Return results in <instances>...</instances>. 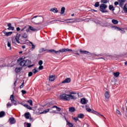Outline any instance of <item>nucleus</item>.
<instances>
[{"label":"nucleus","instance_id":"f257e3e1","mask_svg":"<svg viewBox=\"0 0 127 127\" xmlns=\"http://www.w3.org/2000/svg\"><path fill=\"white\" fill-rule=\"evenodd\" d=\"M73 51L71 49L68 48H63L59 50V51H55L54 49L49 50H48V52H50V53H52V54H57V55H59L60 53H64V52H72Z\"/></svg>","mask_w":127,"mask_h":127},{"label":"nucleus","instance_id":"f03ea898","mask_svg":"<svg viewBox=\"0 0 127 127\" xmlns=\"http://www.w3.org/2000/svg\"><path fill=\"white\" fill-rule=\"evenodd\" d=\"M61 99L64 100V101H70V100H76L77 97L75 95L71 94H68L67 93H64L60 96Z\"/></svg>","mask_w":127,"mask_h":127},{"label":"nucleus","instance_id":"7ed1b4c3","mask_svg":"<svg viewBox=\"0 0 127 127\" xmlns=\"http://www.w3.org/2000/svg\"><path fill=\"white\" fill-rule=\"evenodd\" d=\"M37 17V18H36ZM32 22L35 23V22H39V23H43V18L42 16H35L32 18Z\"/></svg>","mask_w":127,"mask_h":127},{"label":"nucleus","instance_id":"20e7f679","mask_svg":"<svg viewBox=\"0 0 127 127\" xmlns=\"http://www.w3.org/2000/svg\"><path fill=\"white\" fill-rule=\"evenodd\" d=\"M126 1H127V0H118V1H115L114 2V5L115 6L119 5L120 7L124 8V5Z\"/></svg>","mask_w":127,"mask_h":127},{"label":"nucleus","instance_id":"39448f33","mask_svg":"<svg viewBox=\"0 0 127 127\" xmlns=\"http://www.w3.org/2000/svg\"><path fill=\"white\" fill-rule=\"evenodd\" d=\"M108 8V5L106 4H101L100 5V10L101 12L105 13V12H108V10H107Z\"/></svg>","mask_w":127,"mask_h":127},{"label":"nucleus","instance_id":"423d86ee","mask_svg":"<svg viewBox=\"0 0 127 127\" xmlns=\"http://www.w3.org/2000/svg\"><path fill=\"white\" fill-rule=\"evenodd\" d=\"M20 37V35H19L18 37L13 38L12 39V43H13V44H16V43H20V42H19Z\"/></svg>","mask_w":127,"mask_h":127},{"label":"nucleus","instance_id":"0eeeda50","mask_svg":"<svg viewBox=\"0 0 127 127\" xmlns=\"http://www.w3.org/2000/svg\"><path fill=\"white\" fill-rule=\"evenodd\" d=\"M12 34V32H6L5 30H3L1 33V35L2 36H10Z\"/></svg>","mask_w":127,"mask_h":127},{"label":"nucleus","instance_id":"6e6552de","mask_svg":"<svg viewBox=\"0 0 127 127\" xmlns=\"http://www.w3.org/2000/svg\"><path fill=\"white\" fill-rule=\"evenodd\" d=\"M79 52L80 53H81V54H85V55H92V56L95 55V54L91 53L88 51H85V50H80Z\"/></svg>","mask_w":127,"mask_h":127},{"label":"nucleus","instance_id":"1a4fd4ad","mask_svg":"<svg viewBox=\"0 0 127 127\" xmlns=\"http://www.w3.org/2000/svg\"><path fill=\"white\" fill-rule=\"evenodd\" d=\"M55 79H56V76L55 75L50 74L49 76V81L50 82H53V81H55Z\"/></svg>","mask_w":127,"mask_h":127},{"label":"nucleus","instance_id":"9d476101","mask_svg":"<svg viewBox=\"0 0 127 127\" xmlns=\"http://www.w3.org/2000/svg\"><path fill=\"white\" fill-rule=\"evenodd\" d=\"M109 99L110 93H109V91H106L105 93V100H106V101H109Z\"/></svg>","mask_w":127,"mask_h":127},{"label":"nucleus","instance_id":"9b49d317","mask_svg":"<svg viewBox=\"0 0 127 127\" xmlns=\"http://www.w3.org/2000/svg\"><path fill=\"white\" fill-rule=\"evenodd\" d=\"M24 30H26V32H29L30 30V29L29 28V26H25L21 30V32H22V31H24Z\"/></svg>","mask_w":127,"mask_h":127},{"label":"nucleus","instance_id":"f8f14e48","mask_svg":"<svg viewBox=\"0 0 127 127\" xmlns=\"http://www.w3.org/2000/svg\"><path fill=\"white\" fill-rule=\"evenodd\" d=\"M71 82V78H67L62 82V84H65Z\"/></svg>","mask_w":127,"mask_h":127},{"label":"nucleus","instance_id":"ddd939ff","mask_svg":"<svg viewBox=\"0 0 127 127\" xmlns=\"http://www.w3.org/2000/svg\"><path fill=\"white\" fill-rule=\"evenodd\" d=\"M80 103L83 105H86L88 103V100L86 99V98H82L80 100Z\"/></svg>","mask_w":127,"mask_h":127},{"label":"nucleus","instance_id":"4468645a","mask_svg":"<svg viewBox=\"0 0 127 127\" xmlns=\"http://www.w3.org/2000/svg\"><path fill=\"white\" fill-rule=\"evenodd\" d=\"M9 122L11 125L15 124V119L14 118H11L9 119Z\"/></svg>","mask_w":127,"mask_h":127},{"label":"nucleus","instance_id":"2eb2a0df","mask_svg":"<svg viewBox=\"0 0 127 127\" xmlns=\"http://www.w3.org/2000/svg\"><path fill=\"white\" fill-rule=\"evenodd\" d=\"M84 20L81 19L79 21H67L66 22V23H73V22H80V21H84ZM85 21H89V20H87V19L85 20Z\"/></svg>","mask_w":127,"mask_h":127},{"label":"nucleus","instance_id":"dca6fc26","mask_svg":"<svg viewBox=\"0 0 127 127\" xmlns=\"http://www.w3.org/2000/svg\"><path fill=\"white\" fill-rule=\"evenodd\" d=\"M50 11L54 12V13H57V12H58V9H57V8L55 7L51 9Z\"/></svg>","mask_w":127,"mask_h":127},{"label":"nucleus","instance_id":"f3484780","mask_svg":"<svg viewBox=\"0 0 127 127\" xmlns=\"http://www.w3.org/2000/svg\"><path fill=\"white\" fill-rule=\"evenodd\" d=\"M91 113H92V114H94V115H97V116H98V115H100V116H101V117H103L104 118V119H106V118H105V117H104V116L103 115L100 114L98 112L93 111H91Z\"/></svg>","mask_w":127,"mask_h":127},{"label":"nucleus","instance_id":"a211bd4d","mask_svg":"<svg viewBox=\"0 0 127 127\" xmlns=\"http://www.w3.org/2000/svg\"><path fill=\"white\" fill-rule=\"evenodd\" d=\"M52 109H56L58 111V112H60V111H61V109L56 106H54L53 107H51L50 108V110H52Z\"/></svg>","mask_w":127,"mask_h":127},{"label":"nucleus","instance_id":"6ab92c4d","mask_svg":"<svg viewBox=\"0 0 127 127\" xmlns=\"http://www.w3.org/2000/svg\"><path fill=\"white\" fill-rule=\"evenodd\" d=\"M30 64H31V62L29 60H25V66H28Z\"/></svg>","mask_w":127,"mask_h":127},{"label":"nucleus","instance_id":"aec40b11","mask_svg":"<svg viewBox=\"0 0 127 127\" xmlns=\"http://www.w3.org/2000/svg\"><path fill=\"white\" fill-rule=\"evenodd\" d=\"M20 66H25V60H22L20 62Z\"/></svg>","mask_w":127,"mask_h":127},{"label":"nucleus","instance_id":"412c9836","mask_svg":"<svg viewBox=\"0 0 127 127\" xmlns=\"http://www.w3.org/2000/svg\"><path fill=\"white\" fill-rule=\"evenodd\" d=\"M123 10L125 13H127V3H126L123 7Z\"/></svg>","mask_w":127,"mask_h":127},{"label":"nucleus","instance_id":"4be33fe9","mask_svg":"<svg viewBox=\"0 0 127 127\" xmlns=\"http://www.w3.org/2000/svg\"><path fill=\"white\" fill-rule=\"evenodd\" d=\"M24 117L27 119H29L30 118V114H29V113H26L24 114Z\"/></svg>","mask_w":127,"mask_h":127},{"label":"nucleus","instance_id":"5701e85b","mask_svg":"<svg viewBox=\"0 0 127 127\" xmlns=\"http://www.w3.org/2000/svg\"><path fill=\"white\" fill-rule=\"evenodd\" d=\"M20 71H21V67H16L15 69V71L16 72V73H19Z\"/></svg>","mask_w":127,"mask_h":127},{"label":"nucleus","instance_id":"b1692460","mask_svg":"<svg viewBox=\"0 0 127 127\" xmlns=\"http://www.w3.org/2000/svg\"><path fill=\"white\" fill-rule=\"evenodd\" d=\"M50 111V109H48L42 112H41L40 114L41 115L42 114H47V113H48V112H49Z\"/></svg>","mask_w":127,"mask_h":127},{"label":"nucleus","instance_id":"393cba45","mask_svg":"<svg viewBox=\"0 0 127 127\" xmlns=\"http://www.w3.org/2000/svg\"><path fill=\"white\" fill-rule=\"evenodd\" d=\"M29 29H30V30H31L32 31H37V29L33 27H32L31 26H29Z\"/></svg>","mask_w":127,"mask_h":127},{"label":"nucleus","instance_id":"a878e982","mask_svg":"<svg viewBox=\"0 0 127 127\" xmlns=\"http://www.w3.org/2000/svg\"><path fill=\"white\" fill-rule=\"evenodd\" d=\"M113 75H114V77L118 78V77H119V76H120V72H114Z\"/></svg>","mask_w":127,"mask_h":127},{"label":"nucleus","instance_id":"bb28decb","mask_svg":"<svg viewBox=\"0 0 127 127\" xmlns=\"http://www.w3.org/2000/svg\"><path fill=\"white\" fill-rule=\"evenodd\" d=\"M64 12H65V7H62L61 10V14H64Z\"/></svg>","mask_w":127,"mask_h":127},{"label":"nucleus","instance_id":"cd10ccee","mask_svg":"<svg viewBox=\"0 0 127 127\" xmlns=\"http://www.w3.org/2000/svg\"><path fill=\"white\" fill-rule=\"evenodd\" d=\"M109 0H101L102 4H106V3H108V1Z\"/></svg>","mask_w":127,"mask_h":127},{"label":"nucleus","instance_id":"c85d7f7f","mask_svg":"<svg viewBox=\"0 0 127 127\" xmlns=\"http://www.w3.org/2000/svg\"><path fill=\"white\" fill-rule=\"evenodd\" d=\"M24 107L27 108V109H28V110H32V108L27 104L24 105Z\"/></svg>","mask_w":127,"mask_h":127},{"label":"nucleus","instance_id":"c756f323","mask_svg":"<svg viewBox=\"0 0 127 127\" xmlns=\"http://www.w3.org/2000/svg\"><path fill=\"white\" fill-rule=\"evenodd\" d=\"M22 37L23 38H27V34H26V33H23L22 34Z\"/></svg>","mask_w":127,"mask_h":127},{"label":"nucleus","instance_id":"7c9ffc66","mask_svg":"<svg viewBox=\"0 0 127 127\" xmlns=\"http://www.w3.org/2000/svg\"><path fill=\"white\" fill-rule=\"evenodd\" d=\"M5 114V113H4V112L3 111H1L0 112V118H2L3 117V116H4V115Z\"/></svg>","mask_w":127,"mask_h":127},{"label":"nucleus","instance_id":"2f4dec72","mask_svg":"<svg viewBox=\"0 0 127 127\" xmlns=\"http://www.w3.org/2000/svg\"><path fill=\"white\" fill-rule=\"evenodd\" d=\"M32 72H33V73H34V74H36V73H37V72H38V69H37V67H36L32 70Z\"/></svg>","mask_w":127,"mask_h":127},{"label":"nucleus","instance_id":"473e14b6","mask_svg":"<svg viewBox=\"0 0 127 127\" xmlns=\"http://www.w3.org/2000/svg\"><path fill=\"white\" fill-rule=\"evenodd\" d=\"M66 122H67L66 125L67 126H68V127H73V124L69 122V121H66Z\"/></svg>","mask_w":127,"mask_h":127},{"label":"nucleus","instance_id":"72a5a7b5","mask_svg":"<svg viewBox=\"0 0 127 127\" xmlns=\"http://www.w3.org/2000/svg\"><path fill=\"white\" fill-rule=\"evenodd\" d=\"M77 117L78 118H79V119H83V118H84V114H78Z\"/></svg>","mask_w":127,"mask_h":127},{"label":"nucleus","instance_id":"f704fd0d","mask_svg":"<svg viewBox=\"0 0 127 127\" xmlns=\"http://www.w3.org/2000/svg\"><path fill=\"white\" fill-rule=\"evenodd\" d=\"M112 23H113V24H118V23H119V21L117 20L113 19Z\"/></svg>","mask_w":127,"mask_h":127},{"label":"nucleus","instance_id":"c9c22d12","mask_svg":"<svg viewBox=\"0 0 127 127\" xmlns=\"http://www.w3.org/2000/svg\"><path fill=\"white\" fill-rule=\"evenodd\" d=\"M86 110L87 112H89L90 113V112H92V109L88 108V105L85 106Z\"/></svg>","mask_w":127,"mask_h":127},{"label":"nucleus","instance_id":"e433bc0d","mask_svg":"<svg viewBox=\"0 0 127 127\" xmlns=\"http://www.w3.org/2000/svg\"><path fill=\"white\" fill-rule=\"evenodd\" d=\"M7 45L9 48V50H11V44H10V42H7Z\"/></svg>","mask_w":127,"mask_h":127},{"label":"nucleus","instance_id":"4c0bfd02","mask_svg":"<svg viewBox=\"0 0 127 127\" xmlns=\"http://www.w3.org/2000/svg\"><path fill=\"white\" fill-rule=\"evenodd\" d=\"M69 112H75V108L70 107L69 109Z\"/></svg>","mask_w":127,"mask_h":127},{"label":"nucleus","instance_id":"58836bf2","mask_svg":"<svg viewBox=\"0 0 127 127\" xmlns=\"http://www.w3.org/2000/svg\"><path fill=\"white\" fill-rule=\"evenodd\" d=\"M109 8L110 10H114V6L113 5H109Z\"/></svg>","mask_w":127,"mask_h":127},{"label":"nucleus","instance_id":"ea45409f","mask_svg":"<svg viewBox=\"0 0 127 127\" xmlns=\"http://www.w3.org/2000/svg\"><path fill=\"white\" fill-rule=\"evenodd\" d=\"M100 5V3L99 2H96L95 4H94V6L95 7H98V6Z\"/></svg>","mask_w":127,"mask_h":127},{"label":"nucleus","instance_id":"a19ab883","mask_svg":"<svg viewBox=\"0 0 127 127\" xmlns=\"http://www.w3.org/2000/svg\"><path fill=\"white\" fill-rule=\"evenodd\" d=\"M116 114H117L118 115H120V116H122V113H121V111H120V110L118 109L116 110Z\"/></svg>","mask_w":127,"mask_h":127},{"label":"nucleus","instance_id":"79ce46f5","mask_svg":"<svg viewBox=\"0 0 127 127\" xmlns=\"http://www.w3.org/2000/svg\"><path fill=\"white\" fill-rule=\"evenodd\" d=\"M27 102L29 103V104H30V106L33 105V104L32 103V100L30 99V100H28Z\"/></svg>","mask_w":127,"mask_h":127},{"label":"nucleus","instance_id":"37998d69","mask_svg":"<svg viewBox=\"0 0 127 127\" xmlns=\"http://www.w3.org/2000/svg\"><path fill=\"white\" fill-rule=\"evenodd\" d=\"M45 106H47V107H49V108H50V107H52V104L49 103L46 104Z\"/></svg>","mask_w":127,"mask_h":127},{"label":"nucleus","instance_id":"c03bdc74","mask_svg":"<svg viewBox=\"0 0 127 127\" xmlns=\"http://www.w3.org/2000/svg\"><path fill=\"white\" fill-rule=\"evenodd\" d=\"M8 30H14V27L11 26L7 28Z\"/></svg>","mask_w":127,"mask_h":127},{"label":"nucleus","instance_id":"a18cd8bd","mask_svg":"<svg viewBox=\"0 0 127 127\" xmlns=\"http://www.w3.org/2000/svg\"><path fill=\"white\" fill-rule=\"evenodd\" d=\"M29 43L30 44H31V45H32V49H35V45H34V44H33V43H32V42H29Z\"/></svg>","mask_w":127,"mask_h":127},{"label":"nucleus","instance_id":"49530a36","mask_svg":"<svg viewBox=\"0 0 127 127\" xmlns=\"http://www.w3.org/2000/svg\"><path fill=\"white\" fill-rule=\"evenodd\" d=\"M120 32L121 33H125L126 32V31H125V29L121 28V29H120Z\"/></svg>","mask_w":127,"mask_h":127},{"label":"nucleus","instance_id":"de8ad7c7","mask_svg":"<svg viewBox=\"0 0 127 127\" xmlns=\"http://www.w3.org/2000/svg\"><path fill=\"white\" fill-rule=\"evenodd\" d=\"M10 99L11 100V102L14 100V98H13V95H11L10 96Z\"/></svg>","mask_w":127,"mask_h":127},{"label":"nucleus","instance_id":"09e8293b","mask_svg":"<svg viewBox=\"0 0 127 127\" xmlns=\"http://www.w3.org/2000/svg\"><path fill=\"white\" fill-rule=\"evenodd\" d=\"M11 103H12V104H13V105H14V106H16V101H15V100L12 101Z\"/></svg>","mask_w":127,"mask_h":127},{"label":"nucleus","instance_id":"8fccbe9b","mask_svg":"<svg viewBox=\"0 0 127 127\" xmlns=\"http://www.w3.org/2000/svg\"><path fill=\"white\" fill-rule=\"evenodd\" d=\"M24 87V82H23L21 85L20 86V88L22 89Z\"/></svg>","mask_w":127,"mask_h":127},{"label":"nucleus","instance_id":"3c124183","mask_svg":"<svg viewBox=\"0 0 127 127\" xmlns=\"http://www.w3.org/2000/svg\"><path fill=\"white\" fill-rule=\"evenodd\" d=\"M39 65H42L43 64V62L42 61H40L38 63Z\"/></svg>","mask_w":127,"mask_h":127},{"label":"nucleus","instance_id":"603ef678","mask_svg":"<svg viewBox=\"0 0 127 127\" xmlns=\"http://www.w3.org/2000/svg\"><path fill=\"white\" fill-rule=\"evenodd\" d=\"M33 74V73H32V72L30 71L28 73V76L29 77H31V76H32V74Z\"/></svg>","mask_w":127,"mask_h":127},{"label":"nucleus","instance_id":"864d4df0","mask_svg":"<svg viewBox=\"0 0 127 127\" xmlns=\"http://www.w3.org/2000/svg\"><path fill=\"white\" fill-rule=\"evenodd\" d=\"M121 28H119L118 27H115V29H116V30L118 31H121Z\"/></svg>","mask_w":127,"mask_h":127},{"label":"nucleus","instance_id":"5fc2aeb1","mask_svg":"<svg viewBox=\"0 0 127 127\" xmlns=\"http://www.w3.org/2000/svg\"><path fill=\"white\" fill-rule=\"evenodd\" d=\"M26 125H27V127H31V124L30 123H27Z\"/></svg>","mask_w":127,"mask_h":127},{"label":"nucleus","instance_id":"6e6d98bb","mask_svg":"<svg viewBox=\"0 0 127 127\" xmlns=\"http://www.w3.org/2000/svg\"><path fill=\"white\" fill-rule=\"evenodd\" d=\"M42 69H43V66L42 65H40L39 67V69L42 70Z\"/></svg>","mask_w":127,"mask_h":127},{"label":"nucleus","instance_id":"4d7b16f0","mask_svg":"<svg viewBox=\"0 0 127 127\" xmlns=\"http://www.w3.org/2000/svg\"><path fill=\"white\" fill-rule=\"evenodd\" d=\"M51 113H52L53 114H57V112H56V110H53Z\"/></svg>","mask_w":127,"mask_h":127},{"label":"nucleus","instance_id":"13d9d810","mask_svg":"<svg viewBox=\"0 0 127 127\" xmlns=\"http://www.w3.org/2000/svg\"><path fill=\"white\" fill-rule=\"evenodd\" d=\"M78 96L79 97V98L82 97V93H78Z\"/></svg>","mask_w":127,"mask_h":127},{"label":"nucleus","instance_id":"bf43d9fd","mask_svg":"<svg viewBox=\"0 0 127 127\" xmlns=\"http://www.w3.org/2000/svg\"><path fill=\"white\" fill-rule=\"evenodd\" d=\"M7 26L8 27H11V23H7Z\"/></svg>","mask_w":127,"mask_h":127},{"label":"nucleus","instance_id":"052dcab7","mask_svg":"<svg viewBox=\"0 0 127 127\" xmlns=\"http://www.w3.org/2000/svg\"><path fill=\"white\" fill-rule=\"evenodd\" d=\"M21 93H22L23 94H26V91H25V90H22L21 91Z\"/></svg>","mask_w":127,"mask_h":127},{"label":"nucleus","instance_id":"680f3d73","mask_svg":"<svg viewBox=\"0 0 127 127\" xmlns=\"http://www.w3.org/2000/svg\"><path fill=\"white\" fill-rule=\"evenodd\" d=\"M33 66H34V64L28 65V68H31V67H33Z\"/></svg>","mask_w":127,"mask_h":127},{"label":"nucleus","instance_id":"e2e57ef3","mask_svg":"<svg viewBox=\"0 0 127 127\" xmlns=\"http://www.w3.org/2000/svg\"><path fill=\"white\" fill-rule=\"evenodd\" d=\"M73 120H74V121H75V122L78 121V118H73Z\"/></svg>","mask_w":127,"mask_h":127},{"label":"nucleus","instance_id":"0e129e2a","mask_svg":"<svg viewBox=\"0 0 127 127\" xmlns=\"http://www.w3.org/2000/svg\"><path fill=\"white\" fill-rule=\"evenodd\" d=\"M10 106H11V105L10 104V103H8L7 104V107H10Z\"/></svg>","mask_w":127,"mask_h":127},{"label":"nucleus","instance_id":"69168bd1","mask_svg":"<svg viewBox=\"0 0 127 127\" xmlns=\"http://www.w3.org/2000/svg\"><path fill=\"white\" fill-rule=\"evenodd\" d=\"M16 30H17V31H20V28H19V27H17V28H16Z\"/></svg>","mask_w":127,"mask_h":127},{"label":"nucleus","instance_id":"338daca9","mask_svg":"<svg viewBox=\"0 0 127 127\" xmlns=\"http://www.w3.org/2000/svg\"><path fill=\"white\" fill-rule=\"evenodd\" d=\"M44 51V49H41L40 50V52H43Z\"/></svg>","mask_w":127,"mask_h":127},{"label":"nucleus","instance_id":"774afa93","mask_svg":"<svg viewBox=\"0 0 127 127\" xmlns=\"http://www.w3.org/2000/svg\"><path fill=\"white\" fill-rule=\"evenodd\" d=\"M83 127H88V125L87 124L84 125Z\"/></svg>","mask_w":127,"mask_h":127}]
</instances>
